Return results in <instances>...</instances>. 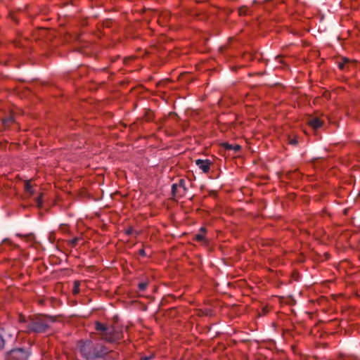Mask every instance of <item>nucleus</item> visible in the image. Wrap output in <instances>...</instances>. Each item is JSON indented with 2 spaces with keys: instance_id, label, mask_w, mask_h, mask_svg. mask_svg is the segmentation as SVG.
Instances as JSON below:
<instances>
[{
  "instance_id": "22",
  "label": "nucleus",
  "mask_w": 360,
  "mask_h": 360,
  "mask_svg": "<svg viewBox=\"0 0 360 360\" xmlns=\"http://www.w3.org/2000/svg\"><path fill=\"white\" fill-rule=\"evenodd\" d=\"M136 233V234H138V233L136 232V231H135L131 226L129 227L126 231H125V233L127 235V236H131L132 235L133 233Z\"/></svg>"
},
{
  "instance_id": "8",
  "label": "nucleus",
  "mask_w": 360,
  "mask_h": 360,
  "mask_svg": "<svg viewBox=\"0 0 360 360\" xmlns=\"http://www.w3.org/2000/svg\"><path fill=\"white\" fill-rule=\"evenodd\" d=\"M108 328V326H107L106 325H105L99 321H96L95 323V329L100 333L102 340H103V337H104L106 335Z\"/></svg>"
},
{
  "instance_id": "3",
  "label": "nucleus",
  "mask_w": 360,
  "mask_h": 360,
  "mask_svg": "<svg viewBox=\"0 0 360 360\" xmlns=\"http://www.w3.org/2000/svg\"><path fill=\"white\" fill-rule=\"evenodd\" d=\"M31 355L30 348H14L6 354V360H28Z\"/></svg>"
},
{
  "instance_id": "31",
  "label": "nucleus",
  "mask_w": 360,
  "mask_h": 360,
  "mask_svg": "<svg viewBox=\"0 0 360 360\" xmlns=\"http://www.w3.org/2000/svg\"><path fill=\"white\" fill-rule=\"evenodd\" d=\"M119 56H117L115 59L112 60V62H115L116 59L119 58Z\"/></svg>"
},
{
  "instance_id": "20",
  "label": "nucleus",
  "mask_w": 360,
  "mask_h": 360,
  "mask_svg": "<svg viewBox=\"0 0 360 360\" xmlns=\"http://www.w3.org/2000/svg\"><path fill=\"white\" fill-rule=\"evenodd\" d=\"M148 285V282H141V283H139L138 288L140 291H144L146 289Z\"/></svg>"
},
{
  "instance_id": "14",
  "label": "nucleus",
  "mask_w": 360,
  "mask_h": 360,
  "mask_svg": "<svg viewBox=\"0 0 360 360\" xmlns=\"http://www.w3.org/2000/svg\"><path fill=\"white\" fill-rule=\"evenodd\" d=\"M43 195H44L43 193H40L39 195L37 196V198H35V199H34L37 207L40 209L42 208V206H43V200H42Z\"/></svg>"
},
{
  "instance_id": "18",
  "label": "nucleus",
  "mask_w": 360,
  "mask_h": 360,
  "mask_svg": "<svg viewBox=\"0 0 360 360\" xmlns=\"http://www.w3.org/2000/svg\"><path fill=\"white\" fill-rule=\"evenodd\" d=\"M79 285L80 283L78 281L74 282V286L72 289L73 294H78L79 292Z\"/></svg>"
},
{
  "instance_id": "25",
  "label": "nucleus",
  "mask_w": 360,
  "mask_h": 360,
  "mask_svg": "<svg viewBox=\"0 0 360 360\" xmlns=\"http://www.w3.org/2000/svg\"><path fill=\"white\" fill-rule=\"evenodd\" d=\"M139 255H140V256H141V257H146V252H145L144 249H141V250H139Z\"/></svg>"
},
{
  "instance_id": "16",
  "label": "nucleus",
  "mask_w": 360,
  "mask_h": 360,
  "mask_svg": "<svg viewBox=\"0 0 360 360\" xmlns=\"http://www.w3.org/2000/svg\"><path fill=\"white\" fill-rule=\"evenodd\" d=\"M81 240L80 238H78V237H75L73 239L69 240L68 242V245L70 248H75L77 246V245L78 244V242Z\"/></svg>"
},
{
  "instance_id": "32",
  "label": "nucleus",
  "mask_w": 360,
  "mask_h": 360,
  "mask_svg": "<svg viewBox=\"0 0 360 360\" xmlns=\"http://www.w3.org/2000/svg\"><path fill=\"white\" fill-rule=\"evenodd\" d=\"M248 56H250V57L252 58V56H251V54H248Z\"/></svg>"
},
{
  "instance_id": "1",
  "label": "nucleus",
  "mask_w": 360,
  "mask_h": 360,
  "mask_svg": "<svg viewBox=\"0 0 360 360\" xmlns=\"http://www.w3.org/2000/svg\"><path fill=\"white\" fill-rule=\"evenodd\" d=\"M56 321L53 316L46 314H34L28 316L27 330L25 332L30 333H45L51 328V325Z\"/></svg>"
},
{
  "instance_id": "26",
  "label": "nucleus",
  "mask_w": 360,
  "mask_h": 360,
  "mask_svg": "<svg viewBox=\"0 0 360 360\" xmlns=\"http://www.w3.org/2000/svg\"><path fill=\"white\" fill-rule=\"evenodd\" d=\"M11 19L15 21V22H18V20L14 14H10Z\"/></svg>"
},
{
  "instance_id": "19",
  "label": "nucleus",
  "mask_w": 360,
  "mask_h": 360,
  "mask_svg": "<svg viewBox=\"0 0 360 360\" xmlns=\"http://www.w3.org/2000/svg\"><path fill=\"white\" fill-rule=\"evenodd\" d=\"M28 320V317H25V316L20 314L19 316V321L22 323H24L25 324V328L26 330H27V321Z\"/></svg>"
},
{
  "instance_id": "7",
  "label": "nucleus",
  "mask_w": 360,
  "mask_h": 360,
  "mask_svg": "<svg viewBox=\"0 0 360 360\" xmlns=\"http://www.w3.org/2000/svg\"><path fill=\"white\" fill-rule=\"evenodd\" d=\"M15 120L12 115H9L5 118L1 119V124L4 130L8 129L11 124H14Z\"/></svg>"
},
{
  "instance_id": "24",
  "label": "nucleus",
  "mask_w": 360,
  "mask_h": 360,
  "mask_svg": "<svg viewBox=\"0 0 360 360\" xmlns=\"http://www.w3.org/2000/svg\"><path fill=\"white\" fill-rule=\"evenodd\" d=\"M5 346V340L4 338L0 335V350H2Z\"/></svg>"
},
{
  "instance_id": "10",
  "label": "nucleus",
  "mask_w": 360,
  "mask_h": 360,
  "mask_svg": "<svg viewBox=\"0 0 360 360\" xmlns=\"http://www.w3.org/2000/svg\"><path fill=\"white\" fill-rule=\"evenodd\" d=\"M155 114L150 109H146L143 115V118L146 122H153Z\"/></svg>"
},
{
  "instance_id": "5",
  "label": "nucleus",
  "mask_w": 360,
  "mask_h": 360,
  "mask_svg": "<svg viewBox=\"0 0 360 360\" xmlns=\"http://www.w3.org/2000/svg\"><path fill=\"white\" fill-rule=\"evenodd\" d=\"M195 164L202 170L204 173H208L210 170V166L212 162L210 160H196Z\"/></svg>"
},
{
  "instance_id": "2",
  "label": "nucleus",
  "mask_w": 360,
  "mask_h": 360,
  "mask_svg": "<svg viewBox=\"0 0 360 360\" xmlns=\"http://www.w3.org/2000/svg\"><path fill=\"white\" fill-rule=\"evenodd\" d=\"M77 347L82 356L86 360H94L101 358L108 354V349L98 343H94L91 340H79Z\"/></svg>"
},
{
  "instance_id": "23",
  "label": "nucleus",
  "mask_w": 360,
  "mask_h": 360,
  "mask_svg": "<svg viewBox=\"0 0 360 360\" xmlns=\"http://www.w3.org/2000/svg\"><path fill=\"white\" fill-rule=\"evenodd\" d=\"M289 143L292 146H297L298 144L297 139L295 138H289Z\"/></svg>"
},
{
  "instance_id": "28",
  "label": "nucleus",
  "mask_w": 360,
  "mask_h": 360,
  "mask_svg": "<svg viewBox=\"0 0 360 360\" xmlns=\"http://www.w3.org/2000/svg\"><path fill=\"white\" fill-rule=\"evenodd\" d=\"M152 359L151 356H146L142 359V360H150Z\"/></svg>"
},
{
  "instance_id": "12",
  "label": "nucleus",
  "mask_w": 360,
  "mask_h": 360,
  "mask_svg": "<svg viewBox=\"0 0 360 360\" xmlns=\"http://www.w3.org/2000/svg\"><path fill=\"white\" fill-rule=\"evenodd\" d=\"M25 191L28 195V197H31L34 194V191L32 188V185L30 181H26L25 184Z\"/></svg>"
},
{
  "instance_id": "6",
  "label": "nucleus",
  "mask_w": 360,
  "mask_h": 360,
  "mask_svg": "<svg viewBox=\"0 0 360 360\" xmlns=\"http://www.w3.org/2000/svg\"><path fill=\"white\" fill-rule=\"evenodd\" d=\"M307 123L314 129H317L322 127L323 121L321 120L319 117L310 116L307 120Z\"/></svg>"
},
{
  "instance_id": "4",
  "label": "nucleus",
  "mask_w": 360,
  "mask_h": 360,
  "mask_svg": "<svg viewBox=\"0 0 360 360\" xmlns=\"http://www.w3.org/2000/svg\"><path fill=\"white\" fill-rule=\"evenodd\" d=\"M123 338V332L122 329L115 326L108 327L106 335L103 337V340L108 342H115Z\"/></svg>"
},
{
  "instance_id": "9",
  "label": "nucleus",
  "mask_w": 360,
  "mask_h": 360,
  "mask_svg": "<svg viewBox=\"0 0 360 360\" xmlns=\"http://www.w3.org/2000/svg\"><path fill=\"white\" fill-rule=\"evenodd\" d=\"M221 147L226 150H233L235 153H238L241 150V146L238 144L232 145L229 143L224 142L221 144Z\"/></svg>"
},
{
  "instance_id": "17",
  "label": "nucleus",
  "mask_w": 360,
  "mask_h": 360,
  "mask_svg": "<svg viewBox=\"0 0 360 360\" xmlns=\"http://www.w3.org/2000/svg\"><path fill=\"white\" fill-rule=\"evenodd\" d=\"M349 63V60L346 58H344L342 59L341 62L338 63V68L340 70H344L345 68V65Z\"/></svg>"
},
{
  "instance_id": "11",
  "label": "nucleus",
  "mask_w": 360,
  "mask_h": 360,
  "mask_svg": "<svg viewBox=\"0 0 360 360\" xmlns=\"http://www.w3.org/2000/svg\"><path fill=\"white\" fill-rule=\"evenodd\" d=\"M206 232V229L205 227H202L200 229V233H197L194 236V240L198 242H202L205 240V233Z\"/></svg>"
},
{
  "instance_id": "30",
  "label": "nucleus",
  "mask_w": 360,
  "mask_h": 360,
  "mask_svg": "<svg viewBox=\"0 0 360 360\" xmlns=\"http://www.w3.org/2000/svg\"><path fill=\"white\" fill-rule=\"evenodd\" d=\"M277 3H283V0H277Z\"/></svg>"
},
{
  "instance_id": "27",
  "label": "nucleus",
  "mask_w": 360,
  "mask_h": 360,
  "mask_svg": "<svg viewBox=\"0 0 360 360\" xmlns=\"http://www.w3.org/2000/svg\"><path fill=\"white\" fill-rule=\"evenodd\" d=\"M281 58H282V57H281V56H277L276 57V58L277 60H279L278 61H279L280 63H283V60H282Z\"/></svg>"
},
{
  "instance_id": "29",
  "label": "nucleus",
  "mask_w": 360,
  "mask_h": 360,
  "mask_svg": "<svg viewBox=\"0 0 360 360\" xmlns=\"http://www.w3.org/2000/svg\"><path fill=\"white\" fill-rule=\"evenodd\" d=\"M206 0H198L197 2L198 3H200V2H204Z\"/></svg>"
},
{
  "instance_id": "15",
  "label": "nucleus",
  "mask_w": 360,
  "mask_h": 360,
  "mask_svg": "<svg viewBox=\"0 0 360 360\" xmlns=\"http://www.w3.org/2000/svg\"><path fill=\"white\" fill-rule=\"evenodd\" d=\"M176 185L178 186L179 188H183V192L182 193H184V195L185 194V193L187 191V188L186 186V181L185 179H179V182L176 184Z\"/></svg>"
},
{
  "instance_id": "13",
  "label": "nucleus",
  "mask_w": 360,
  "mask_h": 360,
  "mask_svg": "<svg viewBox=\"0 0 360 360\" xmlns=\"http://www.w3.org/2000/svg\"><path fill=\"white\" fill-rule=\"evenodd\" d=\"M178 188H179V187L176 185V184H172V195L173 197H179V196L184 195V193H181L179 191Z\"/></svg>"
},
{
  "instance_id": "21",
  "label": "nucleus",
  "mask_w": 360,
  "mask_h": 360,
  "mask_svg": "<svg viewBox=\"0 0 360 360\" xmlns=\"http://www.w3.org/2000/svg\"><path fill=\"white\" fill-rule=\"evenodd\" d=\"M247 11H248L247 8L245 6H243V7L239 8L238 14L240 16H243V15H247Z\"/></svg>"
}]
</instances>
